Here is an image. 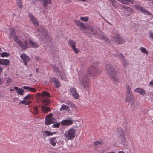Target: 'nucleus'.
<instances>
[{
	"label": "nucleus",
	"mask_w": 153,
	"mask_h": 153,
	"mask_svg": "<svg viewBox=\"0 0 153 153\" xmlns=\"http://www.w3.org/2000/svg\"><path fill=\"white\" fill-rule=\"evenodd\" d=\"M105 70L110 75L111 79L115 82L118 81V78L115 75L114 68L109 64H107L105 66Z\"/></svg>",
	"instance_id": "obj_1"
},
{
	"label": "nucleus",
	"mask_w": 153,
	"mask_h": 153,
	"mask_svg": "<svg viewBox=\"0 0 153 153\" xmlns=\"http://www.w3.org/2000/svg\"><path fill=\"white\" fill-rule=\"evenodd\" d=\"M79 79L81 80V83L82 86L85 88H88L89 79L88 76L84 73H82L81 74L80 72L79 73Z\"/></svg>",
	"instance_id": "obj_2"
},
{
	"label": "nucleus",
	"mask_w": 153,
	"mask_h": 153,
	"mask_svg": "<svg viewBox=\"0 0 153 153\" xmlns=\"http://www.w3.org/2000/svg\"><path fill=\"white\" fill-rule=\"evenodd\" d=\"M76 133V131L74 129L71 128L65 132V136L68 140H71L75 137Z\"/></svg>",
	"instance_id": "obj_3"
},
{
	"label": "nucleus",
	"mask_w": 153,
	"mask_h": 153,
	"mask_svg": "<svg viewBox=\"0 0 153 153\" xmlns=\"http://www.w3.org/2000/svg\"><path fill=\"white\" fill-rule=\"evenodd\" d=\"M101 71L100 69H99L97 66H92L89 69V73L93 76H96Z\"/></svg>",
	"instance_id": "obj_4"
},
{
	"label": "nucleus",
	"mask_w": 153,
	"mask_h": 153,
	"mask_svg": "<svg viewBox=\"0 0 153 153\" xmlns=\"http://www.w3.org/2000/svg\"><path fill=\"white\" fill-rule=\"evenodd\" d=\"M76 43L75 41L72 40H70L68 42L69 45L71 47L74 52L76 53H77L79 51L76 48Z\"/></svg>",
	"instance_id": "obj_5"
},
{
	"label": "nucleus",
	"mask_w": 153,
	"mask_h": 153,
	"mask_svg": "<svg viewBox=\"0 0 153 153\" xmlns=\"http://www.w3.org/2000/svg\"><path fill=\"white\" fill-rule=\"evenodd\" d=\"M114 39L117 44H122L125 42L124 40L119 35L116 34L113 37Z\"/></svg>",
	"instance_id": "obj_6"
},
{
	"label": "nucleus",
	"mask_w": 153,
	"mask_h": 153,
	"mask_svg": "<svg viewBox=\"0 0 153 153\" xmlns=\"http://www.w3.org/2000/svg\"><path fill=\"white\" fill-rule=\"evenodd\" d=\"M89 29L91 31L90 33L93 35H97L98 32L100 30V29L98 27H94L93 26H91Z\"/></svg>",
	"instance_id": "obj_7"
},
{
	"label": "nucleus",
	"mask_w": 153,
	"mask_h": 153,
	"mask_svg": "<svg viewBox=\"0 0 153 153\" xmlns=\"http://www.w3.org/2000/svg\"><path fill=\"white\" fill-rule=\"evenodd\" d=\"M135 7L136 8L140 11L143 13H145L148 15H150L151 14L147 10H146L144 8L138 5H135Z\"/></svg>",
	"instance_id": "obj_8"
},
{
	"label": "nucleus",
	"mask_w": 153,
	"mask_h": 153,
	"mask_svg": "<svg viewBox=\"0 0 153 153\" xmlns=\"http://www.w3.org/2000/svg\"><path fill=\"white\" fill-rule=\"evenodd\" d=\"M70 91L71 94L75 99H77L79 97L78 93L77 92L76 89L74 88H70Z\"/></svg>",
	"instance_id": "obj_9"
},
{
	"label": "nucleus",
	"mask_w": 153,
	"mask_h": 153,
	"mask_svg": "<svg viewBox=\"0 0 153 153\" xmlns=\"http://www.w3.org/2000/svg\"><path fill=\"white\" fill-rule=\"evenodd\" d=\"M56 120L54 118H49L48 117H47L46 118V121H45V124L46 125H49L51 123H53L56 122Z\"/></svg>",
	"instance_id": "obj_10"
},
{
	"label": "nucleus",
	"mask_w": 153,
	"mask_h": 153,
	"mask_svg": "<svg viewBox=\"0 0 153 153\" xmlns=\"http://www.w3.org/2000/svg\"><path fill=\"white\" fill-rule=\"evenodd\" d=\"M20 57L23 60L25 65H27V63L29 61V58L25 54H22Z\"/></svg>",
	"instance_id": "obj_11"
},
{
	"label": "nucleus",
	"mask_w": 153,
	"mask_h": 153,
	"mask_svg": "<svg viewBox=\"0 0 153 153\" xmlns=\"http://www.w3.org/2000/svg\"><path fill=\"white\" fill-rule=\"evenodd\" d=\"M18 45L20 47L24 49H26L29 48L27 42L25 40L23 42L20 41Z\"/></svg>",
	"instance_id": "obj_12"
},
{
	"label": "nucleus",
	"mask_w": 153,
	"mask_h": 153,
	"mask_svg": "<svg viewBox=\"0 0 153 153\" xmlns=\"http://www.w3.org/2000/svg\"><path fill=\"white\" fill-rule=\"evenodd\" d=\"M122 7L129 13V14H125V16H128L132 15V13H133L134 12L132 8L129 7H128L123 6Z\"/></svg>",
	"instance_id": "obj_13"
},
{
	"label": "nucleus",
	"mask_w": 153,
	"mask_h": 153,
	"mask_svg": "<svg viewBox=\"0 0 153 153\" xmlns=\"http://www.w3.org/2000/svg\"><path fill=\"white\" fill-rule=\"evenodd\" d=\"M74 22L77 25L80 26L81 29L83 30H85L87 28V26H85L83 23L79 20H75Z\"/></svg>",
	"instance_id": "obj_14"
},
{
	"label": "nucleus",
	"mask_w": 153,
	"mask_h": 153,
	"mask_svg": "<svg viewBox=\"0 0 153 153\" xmlns=\"http://www.w3.org/2000/svg\"><path fill=\"white\" fill-rule=\"evenodd\" d=\"M29 16L33 24L35 26H37L39 25L37 19L31 14H29Z\"/></svg>",
	"instance_id": "obj_15"
},
{
	"label": "nucleus",
	"mask_w": 153,
	"mask_h": 153,
	"mask_svg": "<svg viewBox=\"0 0 153 153\" xmlns=\"http://www.w3.org/2000/svg\"><path fill=\"white\" fill-rule=\"evenodd\" d=\"M125 101V102H128L129 103H131L132 104H133L134 102V99L132 94L126 95Z\"/></svg>",
	"instance_id": "obj_16"
},
{
	"label": "nucleus",
	"mask_w": 153,
	"mask_h": 153,
	"mask_svg": "<svg viewBox=\"0 0 153 153\" xmlns=\"http://www.w3.org/2000/svg\"><path fill=\"white\" fill-rule=\"evenodd\" d=\"M51 80L52 82L54 83L56 88H58L60 86V81L57 79L55 77H52L51 78Z\"/></svg>",
	"instance_id": "obj_17"
},
{
	"label": "nucleus",
	"mask_w": 153,
	"mask_h": 153,
	"mask_svg": "<svg viewBox=\"0 0 153 153\" xmlns=\"http://www.w3.org/2000/svg\"><path fill=\"white\" fill-rule=\"evenodd\" d=\"M10 61L7 59H0V65L7 66L9 65Z\"/></svg>",
	"instance_id": "obj_18"
},
{
	"label": "nucleus",
	"mask_w": 153,
	"mask_h": 153,
	"mask_svg": "<svg viewBox=\"0 0 153 153\" xmlns=\"http://www.w3.org/2000/svg\"><path fill=\"white\" fill-rule=\"evenodd\" d=\"M45 32V30L43 28H40V29L37 30L36 33V34L37 36H43Z\"/></svg>",
	"instance_id": "obj_19"
},
{
	"label": "nucleus",
	"mask_w": 153,
	"mask_h": 153,
	"mask_svg": "<svg viewBox=\"0 0 153 153\" xmlns=\"http://www.w3.org/2000/svg\"><path fill=\"white\" fill-rule=\"evenodd\" d=\"M117 135L119 137H122V139L125 140V138L124 137V133L123 130L120 128H118L117 130Z\"/></svg>",
	"instance_id": "obj_20"
},
{
	"label": "nucleus",
	"mask_w": 153,
	"mask_h": 153,
	"mask_svg": "<svg viewBox=\"0 0 153 153\" xmlns=\"http://www.w3.org/2000/svg\"><path fill=\"white\" fill-rule=\"evenodd\" d=\"M56 132H52L48 131H43V136L44 137H46L50 136H52L54 134H56Z\"/></svg>",
	"instance_id": "obj_21"
},
{
	"label": "nucleus",
	"mask_w": 153,
	"mask_h": 153,
	"mask_svg": "<svg viewBox=\"0 0 153 153\" xmlns=\"http://www.w3.org/2000/svg\"><path fill=\"white\" fill-rule=\"evenodd\" d=\"M61 124L63 126H68L72 124L73 122L71 120H65L61 122Z\"/></svg>",
	"instance_id": "obj_22"
},
{
	"label": "nucleus",
	"mask_w": 153,
	"mask_h": 153,
	"mask_svg": "<svg viewBox=\"0 0 153 153\" xmlns=\"http://www.w3.org/2000/svg\"><path fill=\"white\" fill-rule=\"evenodd\" d=\"M49 141L50 143L53 146H55L57 142V141L55 137L50 138Z\"/></svg>",
	"instance_id": "obj_23"
},
{
	"label": "nucleus",
	"mask_w": 153,
	"mask_h": 153,
	"mask_svg": "<svg viewBox=\"0 0 153 153\" xmlns=\"http://www.w3.org/2000/svg\"><path fill=\"white\" fill-rule=\"evenodd\" d=\"M29 43L31 47L36 48L39 47L37 43L30 39L29 41Z\"/></svg>",
	"instance_id": "obj_24"
},
{
	"label": "nucleus",
	"mask_w": 153,
	"mask_h": 153,
	"mask_svg": "<svg viewBox=\"0 0 153 153\" xmlns=\"http://www.w3.org/2000/svg\"><path fill=\"white\" fill-rule=\"evenodd\" d=\"M43 38L42 39V41L44 42H49L50 40V38H49V36L47 34H44L43 36H42Z\"/></svg>",
	"instance_id": "obj_25"
},
{
	"label": "nucleus",
	"mask_w": 153,
	"mask_h": 153,
	"mask_svg": "<svg viewBox=\"0 0 153 153\" xmlns=\"http://www.w3.org/2000/svg\"><path fill=\"white\" fill-rule=\"evenodd\" d=\"M134 91L137 93H140L142 95H144L145 94V91L143 89L137 88L135 89Z\"/></svg>",
	"instance_id": "obj_26"
},
{
	"label": "nucleus",
	"mask_w": 153,
	"mask_h": 153,
	"mask_svg": "<svg viewBox=\"0 0 153 153\" xmlns=\"http://www.w3.org/2000/svg\"><path fill=\"white\" fill-rule=\"evenodd\" d=\"M14 89H15L17 92L19 94L21 95H23L24 90L23 89L19 88L18 87H14Z\"/></svg>",
	"instance_id": "obj_27"
},
{
	"label": "nucleus",
	"mask_w": 153,
	"mask_h": 153,
	"mask_svg": "<svg viewBox=\"0 0 153 153\" xmlns=\"http://www.w3.org/2000/svg\"><path fill=\"white\" fill-rule=\"evenodd\" d=\"M39 94L41 95V97L43 99L46 98L44 97V96H46L48 97H50V94L46 91H43L41 94L40 93H39Z\"/></svg>",
	"instance_id": "obj_28"
},
{
	"label": "nucleus",
	"mask_w": 153,
	"mask_h": 153,
	"mask_svg": "<svg viewBox=\"0 0 153 153\" xmlns=\"http://www.w3.org/2000/svg\"><path fill=\"white\" fill-rule=\"evenodd\" d=\"M65 73L63 71H60L59 73L58 74H57V75L60 77L61 80H65Z\"/></svg>",
	"instance_id": "obj_29"
},
{
	"label": "nucleus",
	"mask_w": 153,
	"mask_h": 153,
	"mask_svg": "<svg viewBox=\"0 0 153 153\" xmlns=\"http://www.w3.org/2000/svg\"><path fill=\"white\" fill-rule=\"evenodd\" d=\"M42 101V103L45 106H48L50 104L49 100L47 98L43 99Z\"/></svg>",
	"instance_id": "obj_30"
},
{
	"label": "nucleus",
	"mask_w": 153,
	"mask_h": 153,
	"mask_svg": "<svg viewBox=\"0 0 153 153\" xmlns=\"http://www.w3.org/2000/svg\"><path fill=\"white\" fill-rule=\"evenodd\" d=\"M126 95L132 94V92L131 89L129 86H126Z\"/></svg>",
	"instance_id": "obj_31"
},
{
	"label": "nucleus",
	"mask_w": 153,
	"mask_h": 153,
	"mask_svg": "<svg viewBox=\"0 0 153 153\" xmlns=\"http://www.w3.org/2000/svg\"><path fill=\"white\" fill-rule=\"evenodd\" d=\"M41 109L44 113H46L50 110V109L48 107L42 106H41Z\"/></svg>",
	"instance_id": "obj_32"
},
{
	"label": "nucleus",
	"mask_w": 153,
	"mask_h": 153,
	"mask_svg": "<svg viewBox=\"0 0 153 153\" xmlns=\"http://www.w3.org/2000/svg\"><path fill=\"white\" fill-rule=\"evenodd\" d=\"M31 102V101H27L26 100H23L21 101L19 103V104H23L25 105H27L30 104Z\"/></svg>",
	"instance_id": "obj_33"
},
{
	"label": "nucleus",
	"mask_w": 153,
	"mask_h": 153,
	"mask_svg": "<svg viewBox=\"0 0 153 153\" xmlns=\"http://www.w3.org/2000/svg\"><path fill=\"white\" fill-rule=\"evenodd\" d=\"M115 56H116V55L119 56L121 60V59L123 60L124 59V56L121 53L117 52L116 54L114 55Z\"/></svg>",
	"instance_id": "obj_34"
},
{
	"label": "nucleus",
	"mask_w": 153,
	"mask_h": 153,
	"mask_svg": "<svg viewBox=\"0 0 153 153\" xmlns=\"http://www.w3.org/2000/svg\"><path fill=\"white\" fill-rule=\"evenodd\" d=\"M13 38L15 41L18 44L20 42V40L19 39L18 37L16 35H14L13 36Z\"/></svg>",
	"instance_id": "obj_35"
},
{
	"label": "nucleus",
	"mask_w": 153,
	"mask_h": 153,
	"mask_svg": "<svg viewBox=\"0 0 153 153\" xmlns=\"http://www.w3.org/2000/svg\"><path fill=\"white\" fill-rule=\"evenodd\" d=\"M69 108V107L68 106L63 104L62 106L60 108V110L61 111H63V110H67Z\"/></svg>",
	"instance_id": "obj_36"
},
{
	"label": "nucleus",
	"mask_w": 153,
	"mask_h": 153,
	"mask_svg": "<svg viewBox=\"0 0 153 153\" xmlns=\"http://www.w3.org/2000/svg\"><path fill=\"white\" fill-rule=\"evenodd\" d=\"M9 54L8 53L5 52L0 54V57L1 56L2 57H7L9 56Z\"/></svg>",
	"instance_id": "obj_37"
},
{
	"label": "nucleus",
	"mask_w": 153,
	"mask_h": 153,
	"mask_svg": "<svg viewBox=\"0 0 153 153\" xmlns=\"http://www.w3.org/2000/svg\"><path fill=\"white\" fill-rule=\"evenodd\" d=\"M140 49L141 52L144 53H145L146 55L148 54V51L144 47H140Z\"/></svg>",
	"instance_id": "obj_38"
},
{
	"label": "nucleus",
	"mask_w": 153,
	"mask_h": 153,
	"mask_svg": "<svg viewBox=\"0 0 153 153\" xmlns=\"http://www.w3.org/2000/svg\"><path fill=\"white\" fill-rule=\"evenodd\" d=\"M119 1L124 4H128L129 2H130V0H117Z\"/></svg>",
	"instance_id": "obj_39"
},
{
	"label": "nucleus",
	"mask_w": 153,
	"mask_h": 153,
	"mask_svg": "<svg viewBox=\"0 0 153 153\" xmlns=\"http://www.w3.org/2000/svg\"><path fill=\"white\" fill-rule=\"evenodd\" d=\"M121 61L123 63V66L125 67L129 65V63L125 59H121Z\"/></svg>",
	"instance_id": "obj_40"
},
{
	"label": "nucleus",
	"mask_w": 153,
	"mask_h": 153,
	"mask_svg": "<svg viewBox=\"0 0 153 153\" xmlns=\"http://www.w3.org/2000/svg\"><path fill=\"white\" fill-rule=\"evenodd\" d=\"M33 114L35 115L37 114L38 113V109L37 107L35 106L33 108Z\"/></svg>",
	"instance_id": "obj_41"
},
{
	"label": "nucleus",
	"mask_w": 153,
	"mask_h": 153,
	"mask_svg": "<svg viewBox=\"0 0 153 153\" xmlns=\"http://www.w3.org/2000/svg\"><path fill=\"white\" fill-rule=\"evenodd\" d=\"M16 3L20 8H21L22 7V4L21 0H16Z\"/></svg>",
	"instance_id": "obj_42"
},
{
	"label": "nucleus",
	"mask_w": 153,
	"mask_h": 153,
	"mask_svg": "<svg viewBox=\"0 0 153 153\" xmlns=\"http://www.w3.org/2000/svg\"><path fill=\"white\" fill-rule=\"evenodd\" d=\"M11 32L10 34V35H9V38L10 40L12 39V36L14 32L13 29L12 28L11 29Z\"/></svg>",
	"instance_id": "obj_43"
},
{
	"label": "nucleus",
	"mask_w": 153,
	"mask_h": 153,
	"mask_svg": "<svg viewBox=\"0 0 153 153\" xmlns=\"http://www.w3.org/2000/svg\"><path fill=\"white\" fill-rule=\"evenodd\" d=\"M53 71L55 72L57 74V73H59L60 71L58 67L56 66H54L53 69Z\"/></svg>",
	"instance_id": "obj_44"
},
{
	"label": "nucleus",
	"mask_w": 153,
	"mask_h": 153,
	"mask_svg": "<svg viewBox=\"0 0 153 153\" xmlns=\"http://www.w3.org/2000/svg\"><path fill=\"white\" fill-rule=\"evenodd\" d=\"M60 123H59L55 124L52 126V127L55 128H58L59 126Z\"/></svg>",
	"instance_id": "obj_45"
},
{
	"label": "nucleus",
	"mask_w": 153,
	"mask_h": 153,
	"mask_svg": "<svg viewBox=\"0 0 153 153\" xmlns=\"http://www.w3.org/2000/svg\"><path fill=\"white\" fill-rule=\"evenodd\" d=\"M80 19L81 20L85 22H87L88 20V17H80Z\"/></svg>",
	"instance_id": "obj_46"
},
{
	"label": "nucleus",
	"mask_w": 153,
	"mask_h": 153,
	"mask_svg": "<svg viewBox=\"0 0 153 153\" xmlns=\"http://www.w3.org/2000/svg\"><path fill=\"white\" fill-rule=\"evenodd\" d=\"M23 88L24 89L27 90L28 91H30L31 89V87H29V86H24L23 87Z\"/></svg>",
	"instance_id": "obj_47"
},
{
	"label": "nucleus",
	"mask_w": 153,
	"mask_h": 153,
	"mask_svg": "<svg viewBox=\"0 0 153 153\" xmlns=\"http://www.w3.org/2000/svg\"><path fill=\"white\" fill-rule=\"evenodd\" d=\"M103 142L102 141H97L94 142V144L96 146H98V145H101L102 143Z\"/></svg>",
	"instance_id": "obj_48"
},
{
	"label": "nucleus",
	"mask_w": 153,
	"mask_h": 153,
	"mask_svg": "<svg viewBox=\"0 0 153 153\" xmlns=\"http://www.w3.org/2000/svg\"><path fill=\"white\" fill-rule=\"evenodd\" d=\"M31 96L29 95H27V96L24 97V100H28L31 98Z\"/></svg>",
	"instance_id": "obj_49"
},
{
	"label": "nucleus",
	"mask_w": 153,
	"mask_h": 153,
	"mask_svg": "<svg viewBox=\"0 0 153 153\" xmlns=\"http://www.w3.org/2000/svg\"><path fill=\"white\" fill-rule=\"evenodd\" d=\"M69 106L73 108H74L76 107V106L75 105V104L71 102H70V103H69Z\"/></svg>",
	"instance_id": "obj_50"
},
{
	"label": "nucleus",
	"mask_w": 153,
	"mask_h": 153,
	"mask_svg": "<svg viewBox=\"0 0 153 153\" xmlns=\"http://www.w3.org/2000/svg\"><path fill=\"white\" fill-rule=\"evenodd\" d=\"M149 33L150 35V36L152 39L153 38V33H152V31H150L149 32Z\"/></svg>",
	"instance_id": "obj_51"
},
{
	"label": "nucleus",
	"mask_w": 153,
	"mask_h": 153,
	"mask_svg": "<svg viewBox=\"0 0 153 153\" xmlns=\"http://www.w3.org/2000/svg\"><path fill=\"white\" fill-rule=\"evenodd\" d=\"M6 82L7 83H11V79L10 78H8Z\"/></svg>",
	"instance_id": "obj_52"
},
{
	"label": "nucleus",
	"mask_w": 153,
	"mask_h": 153,
	"mask_svg": "<svg viewBox=\"0 0 153 153\" xmlns=\"http://www.w3.org/2000/svg\"><path fill=\"white\" fill-rule=\"evenodd\" d=\"M110 2L112 4L113 6H114V3L116 2L115 0H110Z\"/></svg>",
	"instance_id": "obj_53"
},
{
	"label": "nucleus",
	"mask_w": 153,
	"mask_h": 153,
	"mask_svg": "<svg viewBox=\"0 0 153 153\" xmlns=\"http://www.w3.org/2000/svg\"><path fill=\"white\" fill-rule=\"evenodd\" d=\"M32 89H31L30 91H31L33 92H35L36 91V90L34 88H31Z\"/></svg>",
	"instance_id": "obj_54"
},
{
	"label": "nucleus",
	"mask_w": 153,
	"mask_h": 153,
	"mask_svg": "<svg viewBox=\"0 0 153 153\" xmlns=\"http://www.w3.org/2000/svg\"><path fill=\"white\" fill-rule=\"evenodd\" d=\"M149 84L152 87L153 86V80L151 81L149 83Z\"/></svg>",
	"instance_id": "obj_55"
},
{
	"label": "nucleus",
	"mask_w": 153,
	"mask_h": 153,
	"mask_svg": "<svg viewBox=\"0 0 153 153\" xmlns=\"http://www.w3.org/2000/svg\"><path fill=\"white\" fill-rule=\"evenodd\" d=\"M3 69L2 68V67L1 66H0V74H1L2 72Z\"/></svg>",
	"instance_id": "obj_56"
},
{
	"label": "nucleus",
	"mask_w": 153,
	"mask_h": 153,
	"mask_svg": "<svg viewBox=\"0 0 153 153\" xmlns=\"http://www.w3.org/2000/svg\"><path fill=\"white\" fill-rule=\"evenodd\" d=\"M70 102H71L70 101H65V104L68 105H69V103H70Z\"/></svg>",
	"instance_id": "obj_57"
},
{
	"label": "nucleus",
	"mask_w": 153,
	"mask_h": 153,
	"mask_svg": "<svg viewBox=\"0 0 153 153\" xmlns=\"http://www.w3.org/2000/svg\"><path fill=\"white\" fill-rule=\"evenodd\" d=\"M48 116L50 117L49 118H52L53 117V114L52 113H50L49 114Z\"/></svg>",
	"instance_id": "obj_58"
},
{
	"label": "nucleus",
	"mask_w": 153,
	"mask_h": 153,
	"mask_svg": "<svg viewBox=\"0 0 153 153\" xmlns=\"http://www.w3.org/2000/svg\"><path fill=\"white\" fill-rule=\"evenodd\" d=\"M35 59L36 60L38 61L39 59V57L38 56L35 57Z\"/></svg>",
	"instance_id": "obj_59"
},
{
	"label": "nucleus",
	"mask_w": 153,
	"mask_h": 153,
	"mask_svg": "<svg viewBox=\"0 0 153 153\" xmlns=\"http://www.w3.org/2000/svg\"><path fill=\"white\" fill-rule=\"evenodd\" d=\"M39 71V69L38 68H36V71L37 73H38Z\"/></svg>",
	"instance_id": "obj_60"
},
{
	"label": "nucleus",
	"mask_w": 153,
	"mask_h": 153,
	"mask_svg": "<svg viewBox=\"0 0 153 153\" xmlns=\"http://www.w3.org/2000/svg\"><path fill=\"white\" fill-rule=\"evenodd\" d=\"M150 112H152V113H153V110H152L151 111H149V113ZM151 116L153 117V115H151Z\"/></svg>",
	"instance_id": "obj_61"
},
{
	"label": "nucleus",
	"mask_w": 153,
	"mask_h": 153,
	"mask_svg": "<svg viewBox=\"0 0 153 153\" xmlns=\"http://www.w3.org/2000/svg\"><path fill=\"white\" fill-rule=\"evenodd\" d=\"M2 81V79L1 78H0V84H1Z\"/></svg>",
	"instance_id": "obj_62"
},
{
	"label": "nucleus",
	"mask_w": 153,
	"mask_h": 153,
	"mask_svg": "<svg viewBox=\"0 0 153 153\" xmlns=\"http://www.w3.org/2000/svg\"><path fill=\"white\" fill-rule=\"evenodd\" d=\"M108 153H115V152H108Z\"/></svg>",
	"instance_id": "obj_63"
},
{
	"label": "nucleus",
	"mask_w": 153,
	"mask_h": 153,
	"mask_svg": "<svg viewBox=\"0 0 153 153\" xmlns=\"http://www.w3.org/2000/svg\"><path fill=\"white\" fill-rule=\"evenodd\" d=\"M13 90H14V89H10V91L11 92H12V91H13Z\"/></svg>",
	"instance_id": "obj_64"
}]
</instances>
